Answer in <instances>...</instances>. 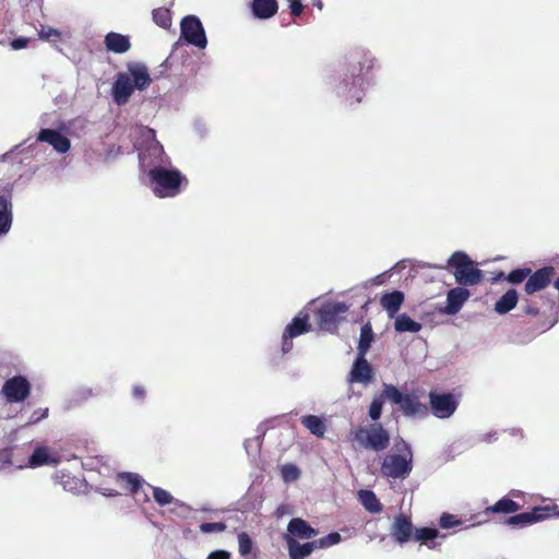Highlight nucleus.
Masks as SVG:
<instances>
[{
  "label": "nucleus",
  "instance_id": "1",
  "mask_svg": "<svg viewBox=\"0 0 559 559\" xmlns=\"http://www.w3.org/2000/svg\"><path fill=\"white\" fill-rule=\"evenodd\" d=\"M152 79L145 64L131 62L127 66V72L117 74L112 84L111 95L119 106L129 102L134 90L143 91L151 84Z\"/></svg>",
  "mask_w": 559,
  "mask_h": 559
},
{
  "label": "nucleus",
  "instance_id": "2",
  "mask_svg": "<svg viewBox=\"0 0 559 559\" xmlns=\"http://www.w3.org/2000/svg\"><path fill=\"white\" fill-rule=\"evenodd\" d=\"M138 134L140 140L135 146L139 150V160L143 171H148L150 168L158 165H170L163 145L156 140L155 130L141 126L138 128Z\"/></svg>",
  "mask_w": 559,
  "mask_h": 559
},
{
  "label": "nucleus",
  "instance_id": "3",
  "mask_svg": "<svg viewBox=\"0 0 559 559\" xmlns=\"http://www.w3.org/2000/svg\"><path fill=\"white\" fill-rule=\"evenodd\" d=\"M147 173L148 186L158 198H174L180 192V186L186 178L176 168L158 165Z\"/></svg>",
  "mask_w": 559,
  "mask_h": 559
},
{
  "label": "nucleus",
  "instance_id": "4",
  "mask_svg": "<svg viewBox=\"0 0 559 559\" xmlns=\"http://www.w3.org/2000/svg\"><path fill=\"white\" fill-rule=\"evenodd\" d=\"M413 469V452L407 442L395 439L386 453V477L405 479Z\"/></svg>",
  "mask_w": 559,
  "mask_h": 559
},
{
  "label": "nucleus",
  "instance_id": "5",
  "mask_svg": "<svg viewBox=\"0 0 559 559\" xmlns=\"http://www.w3.org/2000/svg\"><path fill=\"white\" fill-rule=\"evenodd\" d=\"M448 270L452 271L456 283L461 286H475L483 280V272L463 251H455L448 260Z\"/></svg>",
  "mask_w": 559,
  "mask_h": 559
},
{
  "label": "nucleus",
  "instance_id": "6",
  "mask_svg": "<svg viewBox=\"0 0 559 559\" xmlns=\"http://www.w3.org/2000/svg\"><path fill=\"white\" fill-rule=\"evenodd\" d=\"M354 441L366 450L384 449V428L379 423L360 426L354 433Z\"/></svg>",
  "mask_w": 559,
  "mask_h": 559
},
{
  "label": "nucleus",
  "instance_id": "7",
  "mask_svg": "<svg viewBox=\"0 0 559 559\" xmlns=\"http://www.w3.org/2000/svg\"><path fill=\"white\" fill-rule=\"evenodd\" d=\"M386 401L396 404L405 416L421 417L427 414V407L415 396L403 394L393 385L386 384Z\"/></svg>",
  "mask_w": 559,
  "mask_h": 559
},
{
  "label": "nucleus",
  "instance_id": "8",
  "mask_svg": "<svg viewBox=\"0 0 559 559\" xmlns=\"http://www.w3.org/2000/svg\"><path fill=\"white\" fill-rule=\"evenodd\" d=\"M181 38L199 49L206 48L207 38L201 20L195 15H187L180 22Z\"/></svg>",
  "mask_w": 559,
  "mask_h": 559
},
{
  "label": "nucleus",
  "instance_id": "9",
  "mask_svg": "<svg viewBox=\"0 0 559 559\" xmlns=\"http://www.w3.org/2000/svg\"><path fill=\"white\" fill-rule=\"evenodd\" d=\"M431 413L439 419L450 418L459 406V400L453 393H429Z\"/></svg>",
  "mask_w": 559,
  "mask_h": 559
},
{
  "label": "nucleus",
  "instance_id": "10",
  "mask_svg": "<svg viewBox=\"0 0 559 559\" xmlns=\"http://www.w3.org/2000/svg\"><path fill=\"white\" fill-rule=\"evenodd\" d=\"M557 506H545V507H535L532 511L522 512L519 514H514L506 520V524L509 526H519L525 527L543 520L549 518L550 512L555 511Z\"/></svg>",
  "mask_w": 559,
  "mask_h": 559
},
{
  "label": "nucleus",
  "instance_id": "11",
  "mask_svg": "<svg viewBox=\"0 0 559 559\" xmlns=\"http://www.w3.org/2000/svg\"><path fill=\"white\" fill-rule=\"evenodd\" d=\"M29 391L31 385L27 379L15 376L4 382L1 393L9 403H20L27 399Z\"/></svg>",
  "mask_w": 559,
  "mask_h": 559
},
{
  "label": "nucleus",
  "instance_id": "12",
  "mask_svg": "<svg viewBox=\"0 0 559 559\" xmlns=\"http://www.w3.org/2000/svg\"><path fill=\"white\" fill-rule=\"evenodd\" d=\"M374 380V372L371 365L364 356H356L352 369L347 376V383L349 385L360 384L368 386Z\"/></svg>",
  "mask_w": 559,
  "mask_h": 559
},
{
  "label": "nucleus",
  "instance_id": "13",
  "mask_svg": "<svg viewBox=\"0 0 559 559\" xmlns=\"http://www.w3.org/2000/svg\"><path fill=\"white\" fill-rule=\"evenodd\" d=\"M348 310L345 302H326L318 311V322L323 330L331 331L336 328L338 319Z\"/></svg>",
  "mask_w": 559,
  "mask_h": 559
},
{
  "label": "nucleus",
  "instance_id": "14",
  "mask_svg": "<svg viewBox=\"0 0 559 559\" xmlns=\"http://www.w3.org/2000/svg\"><path fill=\"white\" fill-rule=\"evenodd\" d=\"M310 325L308 323V316L295 317L293 321L285 328L282 335V352L287 354L293 348L292 340L308 332Z\"/></svg>",
  "mask_w": 559,
  "mask_h": 559
},
{
  "label": "nucleus",
  "instance_id": "15",
  "mask_svg": "<svg viewBox=\"0 0 559 559\" xmlns=\"http://www.w3.org/2000/svg\"><path fill=\"white\" fill-rule=\"evenodd\" d=\"M319 531L313 528L306 520L301 518H293L286 528V533L283 535V540L289 538L310 540L318 536Z\"/></svg>",
  "mask_w": 559,
  "mask_h": 559
},
{
  "label": "nucleus",
  "instance_id": "16",
  "mask_svg": "<svg viewBox=\"0 0 559 559\" xmlns=\"http://www.w3.org/2000/svg\"><path fill=\"white\" fill-rule=\"evenodd\" d=\"M469 296L471 293L465 286L450 289L447 294V305L442 312L448 316L456 314Z\"/></svg>",
  "mask_w": 559,
  "mask_h": 559
},
{
  "label": "nucleus",
  "instance_id": "17",
  "mask_svg": "<svg viewBox=\"0 0 559 559\" xmlns=\"http://www.w3.org/2000/svg\"><path fill=\"white\" fill-rule=\"evenodd\" d=\"M38 141L50 144L58 153H66L71 147L70 140L53 129H41L36 138Z\"/></svg>",
  "mask_w": 559,
  "mask_h": 559
},
{
  "label": "nucleus",
  "instance_id": "18",
  "mask_svg": "<svg viewBox=\"0 0 559 559\" xmlns=\"http://www.w3.org/2000/svg\"><path fill=\"white\" fill-rule=\"evenodd\" d=\"M552 274L554 269L551 266H546L537 270L532 275H528L524 287L525 293L531 295L544 289L550 283Z\"/></svg>",
  "mask_w": 559,
  "mask_h": 559
},
{
  "label": "nucleus",
  "instance_id": "19",
  "mask_svg": "<svg viewBox=\"0 0 559 559\" xmlns=\"http://www.w3.org/2000/svg\"><path fill=\"white\" fill-rule=\"evenodd\" d=\"M284 542L286 544L289 559H306L317 549L314 540H308L301 544L297 539L289 538Z\"/></svg>",
  "mask_w": 559,
  "mask_h": 559
},
{
  "label": "nucleus",
  "instance_id": "20",
  "mask_svg": "<svg viewBox=\"0 0 559 559\" xmlns=\"http://www.w3.org/2000/svg\"><path fill=\"white\" fill-rule=\"evenodd\" d=\"M106 49L114 53H124L131 48L130 38L116 32H109L104 38Z\"/></svg>",
  "mask_w": 559,
  "mask_h": 559
},
{
  "label": "nucleus",
  "instance_id": "21",
  "mask_svg": "<svg viewBox=\"0 0 559 559\" xmlns=\"http://www.w3.org/2000/svg\"><path fill=\"white\" fill-rule=\"evenodd\" d=\"M250 8L252 15L259 20L271 19L278 10L276 0H252Z\"/></svg>",
  "mask_w": 559,
  "mask_h": 559
},
{
  "label": "nucleus",
  "instance_id": "22",
  "mask_svg": "<svg viewBox=\"0 0 559 559\" xmlns=\"http://www.w3.org/2000/svg\"><path fill=\"white\" fill-rule=\"evenodd\" d=\"M13 222L12 203L10 198L0 195V237L5 236Z\"/></svg>",
  "mask_w": 559,
  "mask_h": 559
},
{
  "label": "nucleus",
  "instance_id": "23",
  "mask_svg": "<svg viewBox=\"0 0 559 559\" xmlns=\"http://www.w3.org/2000/svg\"><path fill=\"white\" fill-rule=\"evenodd\" d=\"M413 532V525L408 519L401 515L396 518L392 526V535L399 544H404L409 540Z\"/></svg>",
  "mask_w": 559,
  "mask_h": 559
},
{
  "label": "nucleus",
  "instance_id": "24",
  "mask_svg": "<svg viewBox=\"0 0 559 559\" xmlns=\"http://www.w3.org/2000/svg\"><path fill=\"white\" fill-rule=\"evenodd\" d=\"M394 319V330L397 333H418L423 325L413 320L408 314L406 313H397Z\"/></svg>",
  "mask_w": 559,
  "mask_h": 559
},
{
  "label": "nucleus",
  "instance_id": "25",
  "mask_svg": "<svg viewBox=\"0 0 559 559\" xmlns=\"http://www.w3.org/2000/svg\"><path fill=\"white\" fill-rule=\"evenodd\" d=\"M519 296L515 289L506 292L495 304V311L499 314H506L518 304Z\"/></svg>",
  "mask_w": 559,
  "mask_h": 559
},
{
  "label": "nucleus",
  "instance_id": "26",
  "mask_svg": "<svg viewBox=\"0 0 559 559\" xmlns=\"http://www.w3.org/2000/svg\"><path fill=\"white\" fill-rule=\"evenodd\" d=\"M521 506L510 498L503 497L498 500L493 506L486 508V513H503L512 514L518 512Z\"/></svg>",
  "mask_w": 559,
  "mask_h": 559
},
{
  "label": "nucleus",
  "instance_id": "27",
  "mask_svg": "<svg viewBox=\"0 0 559 559\" xmlns=\"http://www.w3.org/2000/svg\"><path fill=\"white\" fill-rule=\"evenodd\" d=\"M361 79L359 76H352V82L349 83L347 80H344L338 88L337 93L340 95L349 94V97L355 99L356 102H360L361 99V91L358 88L361 84Z\"/></svg>",
  "mask_w": 559,
  "mask_h": 559
},
{
  "label": "nucleus",
  "instance_id": "28",
  "mask_svg": "<svg viewBox=\"0 0 559 559\" xmlns=\"http://www.w3.org/2000/svg\"><path fill=\"white\" fill-rule=\"evenodd\" d=\"M358 499L364 508L371 513H379L382 509L380 501L376 497L374 492L368 489H361L358 491Z\"/></svg>",
  "mask_w": 559,
  "mask_h": 559
},
{
  "label": "nucleus",
  "instance_id": "29",
  "mask_svg": "<svg viewBox=\"0 0 559 559\" xmlns=\"http://www.w3.org/2000/svg\"><path fill=\"white\" fill-rule=\"evenodd\" d=\"M404 293L401 290L386 293V314L389 318H393L399 313V310L404 302Z\"/></svg>",
  "mask_w": 559,
  "mask_h": 559
},
{
  "label": "nucleus",
  "instance_id": "30",
  "mask_svg": "<svg viewBox=\"0 0 559 559\" xmlns=\"http://www.w3.org/2000/svg\"><path fill=\"white\" fill-rule=\"evenodd\" d=\"M301 423L312 435L320 438L324 436L325 425L319 416L306 415L301 418Z\"/></svg>",
  "mask_w": 559,
  "mask_h": 559
},
{
  "label": "nucleus",
  "instance_id": "31",
  "mask_svg": "<svg viewBox=\"0 0 559 559\" xmlns=\"http://www.w3.org/2000/svg\"><path fill=\"white\" fill-rule=\"evenodd\" d=\"M29 465L32 467L41 466L45 464L56 463L55 460L51 459L49 450L44 447H39L34 450L32 455L29 456Z\"/></svg>",
  "mask_w": 559,
  "mask_h": 559
},
{
  "label": "nucleus",
  "instance_id": "32",
  "mask_svg": "<svg viewBox=\"0 0 559 559\" xmlns=\"http://www.w3.org/2000/svg\"><path fill=\"white\" fill-rule=\"evenodd\" d=\"M373 340V333L370 325L366 324L360 330V336L358 342V353L357 356H366L368 349L370 348L371 342Z\"/></svg>",
  "mask_w": 559,
  "mask_h": 559
},
{
  "label": "nucleus",
  "instance_id": "33",
  "mask_svg": "<svg viewBox=\"0 0 559 559\" xmlns=\"http://www.w3.org/2000/svg\"><path fill=\"white\" fill-rule=\"evenodd\" d=\"M118 479L119 481L126 484L129 490L134 495L139 492V489L143 484V479L141 478V476L135 473H120L118 474Z\"/></svg>",
  "mask_w": 559,
  "mask_h": 559
},
{
  "label": "nucleus",
  "instance_id": "34",
  "mask_svg": "<svg viewBox=\"0 0 559 559\" xmlns=\"http://www.w3.org/2000/svg\"><path fill=\"white\" fill-rule=\"evenodd\" d=\"M152 19L156 25L164 29H169L171 27V13L169 9H154L152 12Z\"/></svg>",
  "mask_w": 559,
  "mask_h": 559
},
{
  "label": "nucleus",
  "instance_id": "35",
  "mask_svg": "<svg viewBox=\"0 0 559 559\" xmlns=\"http://www.w3.org/2000/svg\"><path fill=\"white\" fill-rule=\"evenodd\" d=\"M439 536V531L435 527H420L416 528L413 537L416 542L428 544L433 542Z\"/></svg>",
  "mask_w": 559,
  "mask_h": 559
},
{
  "label": "nucleus",
  "instance_id": "36",
  "mask_svg": "<svg viewBox=\"0 0 559 559\" xmlns=\"http://www.w3.org/2000/svg\"><path fill=\"white\" fill-rule=\"evenodd\" d=\"M341 539H342V537H341L340 533L333 532V533L325 535L324 537L314 539V543H316L317 549H324V548H329L331 546L337 545L341 542Z\"/></svg>",
  "mask_w": 559,
  "mask_h": 559
},
{
  "label": "nucleus",
  "instance_id": "37",
  "mask_svg": "<svg viewBox=\"0 0 559 559\" xmlns=\"http://www.w3.org/2000/svg\"><path fill=\"white\" fill-rule=\"evenodd\" d=\"M151 488L153 490V498L157 504L168 506L174 501V497L167 490L155 486H151Z\"/></svg>",
  "mask_w": 559,
  "mask_h": 559
},
{
  "label": "nucleus",
  "instance_id": "38",
  "mask_svg": "<svg viewBox=\"0 0 559 559\" xmlns=\"http://www.w3.org/2000/svg\"><path fill=\"white\" fill-rule=\"evenodd\" d=\"M384 404V393L376 397L369 406V416L372 420H378L381 417Z\"/></svg>",
  "mask_w": 559,
  "mask_h": 559
},
{
  "label": "nucleus",
  "instance_id": "39",
  "mask_svg": "<svg viewBox=\"0 0 559 559\" xmlns=\"http://www.w3.org/2000/svg\"><path fill=\"white\" fill-rule=\"evenodd\" d=\"M300 471L299 468L294 464H286L282 467V477L284 481L290 483L295 481L299 478Z\"/></svg>",
  "mask_w": 559,
  "mask_h": 559
},
{
  "label": "nucleus",
  "instance_id": "40",
  "mask_svg": "<svg viewBox=\"0 0 559 559\" xmlns=\"http://www.w3.org/2000/svg\"><path fill=\"white\" fill-rule=\"evenodd\" d=\"M531 274L530 269H515L508 274V282L512 284H520Z\"/></svg>",
  "mask_w": 559,
  "mask_h": 559
},
{
  "label": "nucleus",
  "instance_id": "41",
  "mask_svg": "<svg viewBox=\"0 0 559 559\" xmlns=\"http://www.w3.org/2000/svg\"><path fill=\"white\" fill-rule=\"evenodd\" d=\"M238 546L241 556H247L252 549V540L247 533H240L238 535Z\"/></svg>",
  "mask_w": 559,
  "mask_h": 559
},
{
  "label": "nucleus",
  "instance_id": "42",
  "mask_svg": "<svg viewBox=\"0 0 559 559\" xmlns=\"http://www.w3.org/2000/svg\"><path fill=\"white\" fill-rule=\"evenodd\" d=\"M56 478L62 485L64 490L73 491V490L78 489V485L80 483L79 479L71 478L69 475H66L63 473L61 475H56Z\"/></svg>",
  "mask_w": 559,
  "mask_h": 559
},
{
  "label": "nucleus",
  "instance_id": "43",
  "mask_svg": "<svg viewBox=\"0 0 559 559\" xmlns=\"http://www.w3.org/2000/svg\"><path fill=\"white\" fill-rule=\"evenodd\" d=\"M439 524L442 528L448 530L462 524V521L459 520L455 515L450 513H443L440 516Z\"/></svg>",
  "mask_w": 559,
  "mask_h": 559
},
{
  "label": "nucleus",
  "instance_id": "44",
  "mask_svg": "<svg viewBox=\"0 0 559 559\" xmlns=\"http://www.w3.org/2000/svg\"><path fill=\"white\" fill-rule=\"evenodd\" d=\"M39 37L45 40L59 39L61 32L57 28L41 25L39 29Z\"/></svg>",
  "mask_w": 559,
  "mask_h": 559
},
{
  "label": "nucleus",
  "instance_id": "45",
  "mask_svg": "<svg viewBox=\"0 0 559 559\" xmlns=\"http://www.w3.org/2000/svg\"><path fill=\"white\" fill-rule=\"evenodd\" d=\"M262 437L257 436L253 439H247L243 443V447L249 455H255L261 447Z\"/></svg>",
  "mask_w": 559,
  "mask_h": 559
},
{
  "label": "nucleus",
  "instance_id": "46",
  "mask_svg": "<svg viewBox=\"0 0 559 559\" xmlns=\"http://www.w3.org/2000/svg\"><path fill=\"white\" fill-rule=\"evenodd\" d=\"M226 530V524L223 522H215V523H202L200 525V531L204 534H211V533H221Z\"/></svg>",
  "mask_w": 559,
  "mask_h": 559
},
{
  "label": "nucleus",
  "instance_id": "47",
  "mask_svg": "<svg viewBox=\"0 0 559 559\" xmlns=\"http://www.w3.org/2000/svg\"><path fill=\"white\" fill-rule=\"evenodd\" d=\"M378 526H379V521L366 522L365 528H364V534L367 536L369 542L376 539L379 536L377 533Z\"/></svg>",
  "mask_w": 559,
  "mask_h": 559
},
{
  "label": "nucleus",
  "instance_id": "48",
  "mask_svg": "<svg viewBox=\"0 0 559 559\" xmlns=\"http://www.w3.org/2000/svg\"><path fill=\"white\" fill-rule=\"evenodd\" d=\"M409 260H401L396 262L392 267L386 270V280L391 278L395 272H401L402 270L406 269L409 265Z\"/></svg>",
  "mask_w": 559,
  "mask_h": 559
},
{
  "label": "nucleus",
  "instance_id": "49",
  "mask_svg": "<svg viewBox=\"0 0 559 559\" xmlns=\"http://www.w3.org/2000/svg\"><path fill=\"white\" fill-rule=\"evenodd\" d=\"M289 2L290 13L294 16H299L304 11L301 0H287Z\"/></svg>",
  "mask_w": 559,
  "mask_h": 559
},
{
  "label": "nucleus",
  "instance_id": "50",
  "mask_svg": "<svg viewBox=\"0 0 559 559\" xmlns=\"http://www.w3.org/2000/svg\"><path fill=\"white\" fill-rule=\"evenodd\" d=\"M48 416V408H45V409H36L33 412V414L31 415V418L29 420L27 421V424H35V423H38L39 420H41L43 418H46Z\"/></svg>",
  "mask_w": 559,
  "mask_h": 559
},
{
  "label": "nucleus",
  "instance_id": "51",
  "mask_svg": "<svg viewBox=\"0 0 559 559\" xmlns=\"http://www.w3.org/2000/svg\"><path fill=\"white\" fill-rule=\"evenodd\" d=\"M93 395V390L90 388H81L75 392V400L78 402L85 401Z\"/></svg>",
  "mask_w": 559,
  "mask_h": 559
},
{
  "label": "nucleus",
  "instance_id": "52",
  "mask_svg": "<svg viewBox=\"0 0 559 559\" xmlns=\"http://www.w3.org/2000/svg\"><path fill=\"white\" fill-rule=\"evenodd\" d=\"M28 39L25 37H19L11 41V47L14 50L23 49L27 46Z\"/></svg>",
  "mask_w": 559,
  "mask_h": 559
},
{
  "label": "nucleus",
  "instance_id": "53",
  "mask_svg": "<svg viewBox=\"0 0 559 559\" xmlns=\"http://www.w3.org/2000/svg\"><path fill=\"white\" fill-rule=\"evenodd\" d=\"M207 559H230V554L226 550H214L209 554Z\"/></svg>",
  "mask_w": 559,
  "mask_h": 559
},
{
  "label": "nucleus",
  "instance_id": "54",
  "mask_svg": "<svg viewBox=\"0 0 559 559\" xmlns=\"http://www.w3.org/2000/svg\"><path fill=\"white\" fill-rule=\"evenodd\" d=\"M522 310L525 314L536 316L538 313V309L534 307L528 300H525V304L522 305Z\"/></svg>",
  "mask_w": 559,
  "mask_h": 559
},
{
  "label": "nucleus",
  "instance_id": "55",
  "mask_svg": "<svg viewBox=\"0 0 559 559\" xmlns=\"http://www.w3.org/2000/svg\"><path fill=\"white\" fill-rule=\"evenodd\" d=\"M133 397L136 400L144 399L145 391L141 385H134L132 390Z\"/></svg>",
  "mask_w": 559,
  "mask_h": 559
},
{
  "label": "nucleus",
  "instance_id": "56",
  "mask_svg": "<svg viewBox=\"0 0 559 559\" xmlns=\"http://www.w3.org/2000/svg\"><path fill=\"white\" fill-rule=\"evenodd\" d=\"M479 440L483 442H491L492 440H497V432L492 431V432L485 433V435L480 436Z\"/></svg>",
  "mask_w": 559,
  "mask_h": 559
},
{
  "label": "nucleus",
  "instance_id": "57",
  "mask_svg": "<svg viewBox=\"0 0 559 559\" xmlns=\"http://www.w3.org/2000/svg\"><path fill=\"white\" fill-rule=\"evenodd\" d=\"M276 512H277L278 515H284V514L290 513L289 507L286 506V504H281L277 508Z\"/></svg>",
  "mask_w": 559,
  "mask_h": 559
},
{
  "label": "nucleus",
  "instance_id": "58",
  "mask_svg": "<svg viewBox=\"0 0 559 559\" xmlns=\"http://www.w3.org/2000/svg\"><path fill=\"white\" fill-rule=\"evenodd\" d=\"M312 3H313V5H314V7H317V8H318V9H320V10H321V9H322V7H323V3H322V1H321V0H313V2H312Z\"/></svg>",
  "mask_w": 559,
  "mask_h": 559
},
{
  "label": "nucleus",
  "instance_id": "59",
  "mask_svg": "<svg viewBox=\"0 0 559 559\" xmlns=\"http://www.w3.org/2000/svg\"><path fill=\"white\" fill-rule=\"evenodd\" d=\"M378 298H379V302L382 307H384V294L382 295H378Z\"/></svg>",
  "mask_w": 559,
  "mask_h": 559
},
{
  "label": "nucleus",
  "instance_id": "60",
  "mask_svg": "<svg viewBox=\"0 0 559 559\" xmlns=\"http://www.w3.org/2000/svg\"><path fill=\"white\" fill-rule=\"evenodd\" d=\"M555 287L559 290V277L555 281Z\"/></svg>",
  "mask_w": 559,
  "mask_h": 559
},
{
  "label": "nucleus",
  "instance_id": "61",
  "mask_svg": "<svg viewBox=\"0 0 559 559\" xmlns=\"http://www.w3.org/2000/svg\"><path fill=\"white\" fill-rule=\"evenodd\" d=\"M436 543H432L431 545H428L429 548H435L436 547Z\"/></svg>",
  "mask_w": 559,
  "mask_h": 559
},
{
  "label": "nucleus",
  "instance_id": "62",
  "mask_svg": "<svg viewBox=\"0 0 559 559\" xmlns=\"http://www.w3.org/2000/svg\"><path fill=\"white\" fill-rule=\"evenodd\" d=\"M555 323H556V321L551 322L546 329H549V328L554 326Z\"/></svg>",
  "mask_w": 559,
  "mask_h": 559
},
{
  "label": "nucleus",
  "instance_id": "63",
  "mask_svg": "<svg viewBox=\"0 0 559 559\" xmlns=\"http://www.w3.org/2000/svg\"><path fill=\"white\" fill-rule=\"evenodd\" d=\"M106 496H115V493L112 491H109L107 493H105Z\"/></svg>",
  "mask_w": 559,
  "mask_h": 559
},
{
  "label": "nucleus",
  "instance_id": "64",
  "mask_svg": "<svg viewBox=\"0 0 559 559\" xmlns=\"http://www.w3.org/2000/svg\"><path fill=\"white\" fill-rule=\"evenodd\" d=\"M520 432V430L512 429V433Z\"/></svg>",
  "mask_w": 559,
  "mask_h": 559
}]
</instances>
